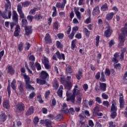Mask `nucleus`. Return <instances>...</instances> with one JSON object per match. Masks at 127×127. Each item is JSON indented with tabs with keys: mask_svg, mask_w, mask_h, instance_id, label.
<instances>
[{
	"mask_svg": "<svg viewBox=\"0 0 127 127\" xmlns=\"http://www.w3.org/2000/svg\"><path fill=\"white\" fill-rule=\"evenodd\" d=\"M122 34L119 35L120 43L118 47H121L124 45V43L126 41V36H127V23L125 24V27L122 29Z\"/></svg>",
	"mask_w": 127,
	"mask_h": 127,
	"instance_id": "1",
	"label": "nucleus"
},
{
	"mask_svg": "<svg viewBox=\"0 0 127 127\" xmlns=\"http://www.w3.org/2000/svg\"><path fill=\"white\" fill-rule=\"evenodd\" d=\"M11 7H5V10L3 12L0 10V14L2 15V17L5 19H8L11 17V11L10 9Z\"/></svg>",
	"mask_w": 127,
	"mask_h": 127,
	"instance_id": "2",
	"label": "nucleus"
},
{
	"mask_svg": "<svg viewBox=\"0 0 127 127\" xmlns=\"http://www.w3.org/2000/svg\"><path fill=\"white\" fill-rule=\"evenodd\" d=\"M61 82L62 84L64 85L65 89L71 90V88H72V83H71V82H67L64 77H61Z\"/></svg>",
	"mask_w": 127,
	"mask_h": 127,
	"instance_id": "3",
	"label": "nucleus"
},
{
	"mask_svg": "<svg viewBox=\"0 0 127 127\" xmlns=\"http://www.w3.org/2000/svg\"><path fill=\"white\" fill-rule=\"evenodd\" d=\"M66 96L67 97V102L70 101L71 102V103H72V104H74L75 103V98H76V96L75 95L71 93H69L68 91H66Z\"/></svg>",
	"mask_w": 127,
	"mask_h": 127,
	"instance_id": "4",
	"label": "nucleus"
},
{
	"mask_svg": "<svg viewBox=\"0 0 127 127\" xmlns=\"http://www.w3.org/2000/svg\"><path fill=\"white\" fill-rule=\"evenodd\" d=\"M42 63L47 69H50L51 68V65L49 64V60L46 57H44L43 59H42Z\"/></svg>",
	"mask_w": 127,
	"mask_h": 127,
	"instance_id": "5",
	"label": "nucleus"
},
{
	"mask_svg": "<svg viewBox=\"0 0 127 127\" xmlns=\"http://www.w3.org/2000/svg\"><path fill=\"white\" fill-rule=\"evenodd\" d=\"M12 19L13 22L15 23V24H17L18 23V15L15 10H13L12 11Z\"/></svg>",
	"mask_w": 127,
	"mask_h": 127,
	"instance_id": "6",
	"label": "nucleus"
},
{
	"mask_svg": "<svg viewBox=\"0 0 127 127\" xmlns=\"http://www.w3.org/2000/svg\"><path fill=\"white\" fill-rule=\"evenodd\" d=\"M112 32H113L112 28L110 26V25L108 24V26L106 27V30L105 31L104 36H106V37H110V36L112 35Z\"/></svg>",
	"mask_w": 127,
	"mask_h": 127,
	"instance_id": "7",
	"label": "nucleus"
},
{
	"mask_svg": "<svg viewBox=\"0 0 127 127\" xmlns=\"http://www.w3.org/2000/svg\"><path fill=\"white\" fill-rule=\"evenodd\" d=\"M17 10L20 15V18H24V13H23V11H22V6H21V4H18Z\"/></svg>",
	"mask_w": 127,
	"mask_h": 127,
	"instance_id": "8",
	"label": "nucleus"
},
{
	"mask_svg": "<svg viewBox=\"0 0 127 127\" xmlns=\"http://www.w3.org/2000/svg\"><path fill=\"white\" fill-rule=\"evenodd\" d=\"M40 77L41 79H48L49 78V74L46 71L43 70L40 73Z\"/></svg>",
	"mask_w": 127,
	"mask_h": 127,
	"instance_id": "9",
	"label": "nucleus"
},
{
	"mask_svg": "<svg viewBox=\"0 0 127 127\" xmlns=\"http://www.w3.org/2000/svg\"><path fill=\"white\" fill-rule=\"evenodd\" d=\"M66 2H67V1L66 0H63L62 3L59 2H58L56 5V6L58 8L63 9L64 8V7H65V4H66Z\"/></svg>",
	"mask_w": 127,
	"mask_h": 127,
	"instance_id": "10",
	"label": "nucleus"
},
{
	"mask_svg": "<svg viewBox=\"0 0 127 127\" xmlns=\"http://www.w3.org/2000/svg\"><path fill=\"white\" fill-rule=\"evenodd\" d=\"M75 76L77 80H80L81 77H83V69L79 68L78 73L75 74Z\"/></svg>",
	"mask_w": 127,
	"mask_h": 127,
	"instance_id": "11",
	"label": "nucleus"
},
{
	"mask_svg": "<svg viewBox=\"0 0 127 127\" xmlns=\"http://www.w3.org/2000/svg\"><path fill=\"white\" fill-rule=\"evenodd\" d=\"M25 106L24 104L22 103H19L17 105V111H19V112H22V111H24V109Z\"/></svg>",
	"mask_w": 127,
	"mask_h": 127,
	"instance_id": "12",
	"label": "nucleus"
},
{
	"mask_svg": "<svg viewBox=\"0 0 127 127\" xmlns=\"http://www.w3.org/2000/svg\"><path fill=\"white\" fill-rule=\"evenodd\" d=\"M25 30L26 32V35H29L32 33V27L31 26H29L25 27Z\"/></svg>",
	"mask_w": 127,
	"mask_h": 127,
	"instance_id": "13",
	"label": "nucleus"
},
{
	"mask_svg": "<svg viewBox=\"0 0 127 127\" xmlns=\"http://www.w3.org/2000/svg\"><path fill=\"white\" fill-rule=\"evenodd\" d=\"M100 8H99V6H95L93 10L92 14L93 15H99L100 14Z\"/></svg>",
	"mask_w": 127,
	"mask_h": 127,
	"instance_id": "14",
	"label": "nucleus"
},
{
	"mask_svg": "<svg viewBox=\"0 0 127 127\" xmlns=\"http://www.w3.org/2000/svg\"><path fill=\"white\" fill-rule=\"evenodd\" d=\"M116 105L117 103H116L115 100H113V101H112V107L111 109V111L112 112H117L118 108H117V107H116Z\"/></svg>",
	"mask_w": 127,
	"mask_h": 127,
	"instance_id": "15",
	"label": "nucleus"
},
{
	"mask_svg": "<svg viewBox=\"0 0 127 127\" xmlns=\"http://www.w3.org/2000/svg\"><path fill=\"white\" fill-rule=\"evenodd\" d=\"M100 90L102 92H105L107 90V84L105 83L99 82Z\"/></svg>",
	"mask_w": 127,
	"mask_h": 127,
	"instance_id": "16",
	"label": "nucleus"
},
{
	"mask_svg": "<svg viewBox=\"0 0 127 127\" xmlns=\"http://www.w3.org/2000/svg\"><path fill=\"white\" fill-rule=\"evenodd\" d=\"M62 112H63L64 114H68L69 113V110L68 109V108H67V104L66 103H64L63 104Z\"/></svg>",
	"mask_w": 127,
	"mask_h": 127,
	"instance_id": "17",
	"label": "nucleus"
},
{
	"mask_svg": "<svg viewBox=\"0 0 127 127\" xmlns=\"http://www.w3.org/2000/svg\"><path fill=\"white\" fill-rule=\"evenodd\" d=\"M45 42L46 43H51L52 42V40H51V38L50 37V35L47 33L46 34L45 37L44 38Z\"/></svg>",
	"mask_w": 127,
	"mask_h": 127,
	"instance_id": "18",
	"label": "nucleus"
},
{
	"mask_svg": "<svg viewBox=\"0 0 127 127\" xmlns=\"http://www.w3.org/2000/svg\"><path fill=\"white\" fill-rule=\"evenodd\" d=\"M57 94L60 97V98H62L63 96V86L61 85L59 90H58Z\"/></svg>",
	"mask_w": 127,
	"mask_h": 127,
	"instance_id": "19",
	"label": "nucleus"
},
{
	"mask_svg": "<svg viewBox=\"0 0 127 127\" xmlns=\"http://www.w3.org/2000/svg\"><path fill=\"white\" fill-rule=\"evenodd\" d=\"M120 108V109H124L125 107V100H124V97L119 98Z\"/></svg>",
	"mask_w": 127,
	"mask_h": 127,
	"instance_id": "20",
	"label": "nucleus"
},
{
	"mask_svg": "<svg viewBox=\"0 0 127 127\" xmlns=\"http://www.w3.org/2000/svg\"><path fill=\"white\" fill-rule=\"evenodd\" d=\"M78 88L77 85H75L74 86V88L73 90L72 91V94L74 95V96H78V95H80V90L77 89Z\"/></svg>",
	"mask_w": 127,
	"mask_h": 127,
	"instance_id": "21",
	"label": "nucleus"
},
{
	"mask_svg": "<svg viewBox=\"0 0 127 127\" xmlns=\"http://www.w3.org/2000/svg\"><path fill=\"white\" fill-rule=\"evenodd\" d=\"M33 113H34V107L31 106L26 113V116H30V115H32Z\"/></svg>",
	"mask_w": 127,
	"mask_h": 127,
	"instance_id": "22",
	"label": "nucleus"
},
{
	"mask_svg": "<svg viewBox=\"0 0 127 127\" xmlns=\"http://www.w3.org/2000/svg\"><path fill=\"white\" fill-rule=\"evenodd\" d=\"M25 87L28 91H34L35 90L34 87L30 85V83L26 84Z\"/></svg>",
	"mask_w": 127,
	"mask_h": 127,
	"instance_id": "23",
	"label": "nucleus"
},
{
	"mask_svg": "<svg viewBox=\"0 0 127 127\" xmlns=\"http://www.w3.org/2000/svg\"><path fill=\"white\" fill-rule=\"evenodd\" d=\"M19 30H20V27L19 26V25H17L15 28V30L14 32V36L16 37V36H18V35H19Z\"/></svg>",
	"mask_w": 127,
	"mask_h": 127,
	"instance_id": "24",
	"label": "nucleus"
},
{
	"mask_svg": "<svg viewBox=\"0 0 127 127\" xmlns=\"http://www.w3.org/2000/svg\"><path fill=\"white\" fill-rule=\"evenodd\" d=\"M56 54L59 59H63V60H65V55L64 54H60V52L58 51L56 52Z\"/></svg>",
	"mask_w": 127,
	"mask_h": 127,
	"instance_id": "25",
	"label": "nucleus"
},
{
	"mask_svg": "<svg viewBox=\"0 0 127 127\" xmlns=\"http://www.w3.org/2000/svg\"><path fill=\"white\" fill-rule=\"evenodd\" d=\"M114 15H115V13L111 12L106 15V19L108 20H111L113 19V17H114Z\"/></svg>",
	"mask_w": 127,
	"mask_h": 127,
	"instance_id": "26",
	"label": "nucleus"
},
{
	"mask_svg": "<svg viewBox=\"0 0 127 127\" xmlns=\"http://www.w3.org/2000/svg\"><path fill=\"white\" fill-rule=\"evenodd\" d=\"M34 19L37 20V21H39V20H41L42 18H43V16L41 14H36L34 17Z\"/></svg>",
	"mask_w": 127,
	"mask_h": 127,
	"instance_id": "27",
	"label": "nucleus"
},
{
	"mask_svg": "<svg viewBox=\"0 0 127 127\" xmlns=\"http://www.w3.org/2000/svg\"><path fill=\"white\" fill-rule=\"evenodd\" d=\"M8 69V73L11 75H12V74H14V70L13 69V67L11 66V65H9L7 67Z\"/></svg>",
	"mask_w": 127,
	"mask_h": 127,
	"instance_id": "28",
	"label": "nucleus"
},
{
	"mask_svg": "<svg viewBox=\"0 0 127 127\" xmlns=\"http://www.w3.org/2000/svg\"><path fill=\"white\" fill-rule=\"evenodd\" d=\"M36 82L37 84H40V85H45V84H46V80L39 78L36 79Z\"/></svg>",
	"mask_w": 127,
	"mask_h": 127,
	"instance_id": "29",
	"label": "nucleus"
},
{
	"mask_svg": "<svg viewBox=\"0 0 127 127\" xmlns=\"http://www.w3.org/2000/svg\"><path fill=\"white\" fill-rule=\"evenodd\" d=\"M23 76L25 79V84L30 83V77H29L28 75H27L26 74H23Z\"/></svg>",
	"mask_w": 127,
	"mask_h": 127,
	"instance_id": "30",
	"label": "nucleus"
},
{
	"mask_svg": "<svg viewBox=\"0 0 127 127\" xmlns=\"http://www.w3.org/2000/svg\"><path fill=\"white\" fill-rule=\"evenodd\" d=\"M101 9L102 11H107V10H109V7L108 6V4L105 3L104 4L102 5Z\"/></svg>",
	"mask_w": 127,
	"mask_h": 127,
	"instance_id": "31",
	"label": "nucleus"
},
{
	"mask_svg": "<svg viewBox=\"0 0 127 127\" xmlns=\"http://www.w3.org/2000/svg\"><path fill=\"white\" fill-rule=\"evenodd\" d=\"M6 120V115L4 113L0 115V122H5Z\"/></svg>",
	"mask_w": 127,
	"mask_h": 127,
	"instance_id": "32",
	"label": "nucleus"
},
{
	"mask_svg": "<svg viewBox=\"0 0 127 127\" xmlns=\"http://www.w3.org/2000/svg\"><path fill=\"white\" fill-rule=\"evenodd\" d=\"M3 107L5 108V109H9V103L8 101L5 100L3 103Z\"/></svg>",
	"mask_w": 127,
	"mask_h": 127,
	"instance_id": "33",
	"label": "nucleus"
},
{
	"mask_svg": "<svg viewBox=\"0 0 127 127\" xmlns=\"http://www.w3.org/2000/svg\"><path fill=\"white\" fill-rule=\"evenodd\" d=\"M23 87H24V84H23V83L20 82L19 87H18V89L20 92H23L24 91Z\"/></svg>",
	"mask_w": 127,
	"mask_h": 127,
	"instance_id": "34",
	"label": "nucleus"
},
{
	"mask_svg": "<svg viewBox=\"0 0 127 127\" xmlns=\"http://www.w3.org/2000/svg\"><path fill=\"white\" fill-rule=\"evenodd\" d=\"M16 83V80L13 79L12 82L11 83V87L13 90H15V84Z\"/></svg>",
	"mask_w": 127,
	"mask_h": 127,
	"instance_id": "35",
	"label": "nucleus"
},
{
	"mask_svg": "<svg viewBox=\"0 0 127 127\" xmlns=\"http://www.w3.org/2000/svg\"><path fill=\"white\" fill-rule=\"evenodd\" d=\"M83 31L86 36H87V37H89V36H90V31H89V30H88V29H87V28H84Z\"/></svg>",
	"mask_w": 127,
	"mask_h": 127,
	"instance_id": "36",
	"label": "nucleus"
},
{
	"mask_svg": "<svg viewBox=\"0 0 127 127\" xmlns=\"http://www.w3.org/2000/svg\"><path fill=\"white\" fill-rule=\"evenodd\" d=\"M22 6H24V7H26L30 4V2L28 0H26L25 2L21 3Z\"/></svg>",
	"mask_w": 127,
	"mask_h": 127,
	"instance_id": "37",
	"label": "nucleus"
},
{
	"mask_svg": "<svg viewBox=\"0 0 127 127\" xmlns=\"http://www.w3.org/2000/svg\"><path fill=\"white\" fill-rule=\"evenodd\" d=\"M23 45L24 44L22 42L20 43V44L18 45V49L19 51L21 52L23 50Z\"/></svg>",
	"mask_w": 127,
	"mask_h": 127,
	"instance_id": "38",
	"label": "nucleus"
},
{
	"mask_svg": "<svg viewBox=\"0 0 127 127\" xmlns=\"http://www.w3.org/2000/svg\"><path fill=\"white\" fill-rule=\"evenodd\" d=\"M22 25L23 27H27V26H26L27 25V20H26V19H23L22 20Z\"/></svg>",
	"mask_w": 127,
	"mask_h": 127,
	"instance_id": "39",
	"label": "nucleus"
},
{
	"mask_svg": "<svg viewBox=\"0 0 127 127\" xmlns=\"http://www.w3.org/2000/svg\"><path fill=\"white\" fill-rule=\"evenodd\" d=\"M100 80L101 82H106V78H105V74L104 73V71L101 72V77Z\"/></svg>",
	"mask_w": 127,
	"mask_h": 127,
	"instance_id": "40",
	"label": "nucleus"
},
{
	"mask_svg": "<svg viewBox=\"0 0 127 127\" xmlns=\"http://www.w3.org/2000/svg\"><path fill=\"white\" fill-rule=\"evenodd\" d=\"M74 12L78 19H81V13L78 10H75Z\"/></svg>",
	"mask_w": 127,
	"mask_h": 127,
	"instance_id": "41",
	"label": "nucleus"
},
{
	"mask_svg": "<svg viewBox=\"0 0 127 127\" xmlns=\"http://www.w3.org/2000/svg\"><path fill=\"white\" fill-rule=\"evenodd\" d=\"M76 47V40H74L71 42V48L72 50H74Z\"/></svg>",
	"mask_w": 127,
	"mask_h": 127,
	"instance_id": "42",
	"label": "nucleus"
},
{
	"mask_svg": "<svg viewBox=\"0 0 127 127\" xmlns=\"http://www.w3.org/2000/svg\"><path fill=\"white\" fill-rule=\"evenodd\" d=\"M63 119V115L59 114L56 116V121H60Z\"/></svg>",
	"mask_w": 127,
	"mask_h": 127,
	"instance_id": "43",
	"label": "nucleus"
},
{
	"mask_svg": "<svg viewBox=\"0 0 127 127\" xmlns=\"http://www.w3.org/2000/svg\"><path fill=\"white\" fill-rule=\"evenodd\" d=\"M58 25H59V23L58 21H56L54 23L53 27L54 29H56V30H57L58 29Z\"/></svg>",
	"mask_w": 127,
	"mask_h": 127,
	"instance_id": "44",
	"label": "nucleus"
},
{
	"mask_svg": "<svg viewBox=\"0 0 127 127\" xmlns=\"http://www.w3.org/2000/svg\"><path fill=\"white\" fill-rule=\"evenodd\" d=\"M100 112V109L99 108V107L96 106L94 109H93V113L94 114H98Z\"/></svg>",
	"mask_w": 127,
	"mask_h": 127,
	"instance_id": "45",
	"label": "nucleus"
},
{
	"mask_svg": "<svg viewBox=\"0 0 127 127\" xmlns=\"http://www.w3.org/2000/svg\"><path fill=\"white\" fill-rule=\"evenodd\" d=\"M124 83L127 85V72H126L123 77Z\"/></svg>",
	"mask_w": 127,
	"mask_h": 127,
	"instance_id": "46",
	"label": "nucleus"
},
{
	"mask_svg": "<svg viewBox=\"0 0 127 127\" xmlns=\"http://www.w3.org/2000/svg\"><path fill=\"white\" fill-rule=\"evenodd\" d=\"M66 71L67 73H72L73 72V70H72V67H71V66L68 65L66 68Z\"/></svg>",
	"mask_w": 127,
	"mask_h": 127,
	"instance_id": "47",
	"label": "nucleus"
},
{
	"mask_svg": "<svg viewBox=\"0 0 127 127\" xmlns=\"http://www.w3.org/2000/svg\"><path fill=\"white\" fill-rule=\"evenodd\" d=\"M96 46L98 47L99 46V43L100 42V36L97 35L96 37Z\"/></svg>",
	"mask_w": 127,
	"mask_h": 127,
	"instance_id": "48",
	"label": "nucleus"
},
{
	"mask_svg": "<svg viewBox=\"0 0 127 127\" xmlns=\"http://www.w3.org/2000/svg\"><path fill=\"white\" fill-rule=\"evenodd\" d=\"M30 67L32 68V70L35 71V66H34V63L32 62H30L29 63Z\"/></svg>",
	"mask_w": 127,
	"mask_h": 127,
	"instance_id": "49",
	"label": "nucleus"
},
{
	"mask_svg": "<svg viewBox=\"0 0 127 127\" xmlns=\"http://www.w3.org/2000/svg\"><path fill=\"white\" fill-rule=\"evenodd\" d=\"M35 66H36V68H37V69L38 70V71L41 70V65H40V63H36Z\"/></svg>",
	"mask_w": 127,
	"mask_h": 127,
	"instance_id": "50",
	"label": "nucleus"
},
{
	"mask_svg": "<svg viewBox=\"0 0 127 127\" xmlns=\"http://www.w3.org/2000/svg\"><path fill=\"white\" fill-rule=\"evenodd\" d=\"M114 68L115 69H117V70H121V64H114Z\"/></svg>",
	"mask_w": 127,
	"mask_h": 127,
	"instance_id": "51",
	"label": "nucleus"
},
{
	"mask_svg": "<svg viewBox=\"0 0 127 127\" xmlns=\"http://www.w3.org/2000/svg\"><path fill=\"white\" fill-rule=\"evenodd\" d=\"M105 73L106 76H110L111 75V70L108 68H106Z\"/></svg>",
	"mask_w": 127,
	"mask_h": 127,
	"instance_id": "52",
	"label": "nucleus"
},
{
	"mask_svg": "<svg viewBox=\"0 0 127 127\" xmlns=\"http://www.w3.org/2000/svg\"><path fill=\"white\" fill-rule=\"evenodd\" d=\"M7 2V3L5 4V7H6V8H7V7H11V5L10 4V1H9V0H5Z\"/></svg>",
	"mask_w": 127,
	"mask_h": 127,
	"instance_id": "53",
	"label": "nucleus"
},
{
	"mask_svg": "<svg viewBox=\"0 0 127 127\" xmlns=\"http://www.w3.org/2000/svg\"><path fill=\"white\" fill-rule=\"evenodd\" d=\"M59 87V84L57 81H55L54 83V88L55 90H57Z\"/></svg>",
	"mask_w": 127,
	"mask_h": 127,
	"instance_id": "54",
	"label": "nucleus"
},
{
	"mask_svg": "<svg viewBox=\"0 0 127 127\" xmlns=\"http://www.w3.org/2000/svg\"><path fill=\"white\" fill-rule=\"evenodd\" d=\"M81 102H82V98L80 97H77V100L76 101V104L77 105H80L81 104Z\"/></svg>",
	"mask_w": 127,
	"mask_h": 127,
	"instance_id": "55",
	"label": "nucleus"
},
{
	"mask_svg": "<svg viewBox=\"0 0 127 127\" xmlns=\"http://www.w3.org/2000/svg\"><path fill=\"white\" fill-rule=\"evenodd\" d=\"M79 29V28H78V27L75 26V27H73L72 28V33L75 34L76 32H77V31H78V30Z\"/></svg>",
	"mask_w": 127,
	"mask_h": 127,
	"instance_id": "56",
	"label": "nucleus"
},
{
	"mask_svg": "<svg viewBox=\"0 0 127 127\" xmlns=\"http://www.w3.org/2000/svg\"><path fill=\"white\" fill-rule=\"evenodd\" d=\"M35 96H36L35 92H33L31 94H30L29 98V99H33V98H34V97H35Z\"/></svg>",
	"mask_w": 127,
	"mask_h": 127,
	"instance_id": "57",
	"label": "nucleus"
},
{
	"mask_svg": "<svg viewBox=\"0 0 127 127\" xmlns=\"http://www.w3.org/2000/svg\"><path fill=\"white\" fill-rule=\"evenodd\" d=\"M78 126H79L80 127H85L86 125H85V123H84L82 120H80Z\"/></svg>",
	"mask_w": 127,
	"mask_h": 127,
	"instance_id": "58",
	"label": "nucleus"
},
{
	"mask_svg": "<svg viewBox=\"0 0 127 127\" xmlns=\"http://www.w3.org/2000/svg\"><path fill=\"white\" fill-rule=\"evenodd\" d=\"M57 48H62V47H63V46H62V45L61 44V43H60V42L59 41H57Z\"/></svg>",
	"mask_w": 127,
	"mask_h": 127,
	"instance_id": "59",
	"label": "nucleus"
},
{
	"mask_svg": "<svg viewBox=\"0 0 127 127\" xmlns=\"http://www.w3.org/2000/svg\"><path fill=\"white\" fill-rule=\"evenodd\" d=\"M36 10H38V9H37V8L34 7L33 9H31L30 11L29 14H33V13H34V12H35V11H36Z\"/></svg>",
	"mask_w": 127,
	"mask_h": 127,
	"instance_id": "60",
	"label": "nucleus"
},
{
	"mask_svg": "<svg viewBox=\"0 0 127 127\" xmlns=\"http://www.w3.org/2000/svg\"><path fill=\"white\" fill-rule=\"evenodd\" d=\"M39 122V119L38 118V117H35L34 119V124H35V125H37Z\"/></svg>",
	"mask_w": 127,
	"mask_h": 127,
	"instance_id": "61",
	"label": "nucleus"
},
{
	"mask_svg": "<svg viewBox=\"0 0 127 127\" xmlns=\"http://www.w3.org/2000/svg\"><path fill=\"white\" fill-rule=\"evenodd\" d=\"M30 44H29L28 42H27L26 43V47L25 48V50H29V48H30Z\"/></svg>",
	"mask_w": 127,
	"mask_h": 127,
	"instance_id": "62",
	"label": "nucleus"
},
{
	"mask_svg": "<svg viewBox=\"0 0 127 127\" xmlns=\"http://www.w3.org/2000/svg\"><path fill=\"white\" fill-rule=\"evenodd\" d=\"M103 106L107 107V108H109V101H103Z\"/></svg>",
	"mask_w": 127,
	"mask_h": 127,
	"instance_id": "63",
	"label": "nucleus"
},
{
	"mask_svg": "<svg viewBox=\"0 0 127 127\" xmlns=\"http://www.w3.org/2000/svg\"><path fill=\"white\" fill-rule=\"evenodd\" d=\"M117 112H112L111 114V117L112 119H115L117 117Z\"/></svg>",
	"mask_w": 127,
	"mask_h": 127,
	"instance_id": "64",
	"label": "nucleus"
}]
</instances>
